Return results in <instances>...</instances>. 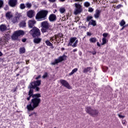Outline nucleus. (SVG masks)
Here are the masks:
<instances>
[{
	"mask_svg": "<svg viewBox=\"0 0 128 128\" xmlns=\"http://www.w3.org/2000/svg\"><path fill=\"white\" fill-rule=\"evenodd\" d=\"M40 96H41L40 94H35L32 96V98H34L32 99L30 103L27 105V110H28L29 112L34 110L38 106L42 100L40 98Z\"/></svg>",
	"mask_w": 128,
	"mask_h": 128,
	"instance_id": "nucleus-1",
	"label": "nucleus"
},
{
	"mask_svg": "<svg viewBox=\"0 0 128 128\" xmlns=\"http://www.w3.org/2000/svg\"><path fill=\"white\" fill-rule=\"evenodd\" d=\"M48 12L46 10H41L38 12L36 16V20L38 22H42L46 20Z\"/></svg>",
	"mask_w": 128,
	"mask_h": 128,
	"instance_id": "nucleus-2",
	"label": "nucleus"
},
{
	"mask_svg": "<svg viewBox=\"0 0 128 128\" xmlns=\"http://www.w3.org/2000/svg\"><path fill=\"white\" fill-rule=\"evenodd\" d=\"M50 24L48 21H44L41 23V31L42 32H48L50 30Z\"/></svg>",
	"mask_w": 128,
	"mask_h": 128,
	"instance_id": "nucleus-3",
	"label": "nucleus"
},
{
	"mask_svg": "<svg viewBox=\"0 0 128 128\" xmlns=\"http://www.w3.org/2000/svg\"><path fill=\"white\" fill-rule=\"evenodd\" d=\"M85 110L87 114H88L92 116L96 117L98 115V110H94L90 106L86 107Z\"/></svg>",
	"mask_w": 128,
	"mask_h": 128,
	"instance_id": "nucleus-4",
	"label": "nucleus"
},
{
	"mask_svg": "<svg viewBox=\"0 0 128 128\" xmlns=\"http://www.w3.org/2000/svg\"><path fill=\"white\" fill-rule=\"evenodd\" d=\"M41 84L42 80H34L30 84L29 88H35L36 92H38L40 90L38 86H40Z\"/></svg>",
	"mask_w": 128,
	"mask_h": 128,
	"instance_id": "nucleus-5",
	"label": "nucleus"
},
{
	"mask_svg": "<svg viewBox=\"0 0 128 128\" xmlns=\"http://www.w3.org/2000/svg\"><path fill=\"white\" fill-rule=\"evenodd\" d=\"M33 38H38L40 36V30L36 27H34L29 32Z\"/></svg>",
	"mask_w": 128,
	"mask_h": 128,
	"instance_id": "nucleus-6",
	"label": "nucleus"
},
{
	"mask_svg": "<svg viewBox=\"0 0 128 128\" xmlns=\"http://www.w3.org/2000/svg\"><path fill=\"white\" fill-rule=\"evenodd\" d=\"M24 32L22 30L16 31L12 35V38L13 40H16L18 38V36H24Z\"/></svg>",
	"mask_w": 128,
	"mask_h": 128,
	"instance_id": "nucleus-7",
	"label": "nucleus"
},
{
	"mask_svg": "<svg viewBox=\"0 0 128 128\" xmlns=\"http://www.w3.org/2000/svg\"><path fill=\"white\" fill-rule=\"evenodd\" d=\"M66 60V56L64 54L62 56H60L58 58L55 59L54 62H51V64L56 66V64H58L59 62H62L63 60Z\"/></svg>",
	"mask_w": 128,
	"mask_h": 128,
	"instance_id": "nucleus-8",
	"label": "nucleus"
},
{
	"mask_svg": "<svg viewBox=\"0 0 128 128\" xmlns=\"http://www.w3.org/2000/svg\"><path fill=\"white\" fill-rule=\"evenodd\" d=\"M75 10L74 11V14H80L82 12V5L80 4L75 3Z\"/></svg>",
	"mask_w": 128,
	"mask_h": 128,
	"instance_id": "nucleus-9",
	"label": "nucleus"
},
{
	"mask_svg": "<svg viewBox=\"0 0 128 128\" xmlns=\"http://www.w3.org/2000/svg\"><path fill=\"white\" fill-rule=\"evenodd\" d=\"M60 82L62 86H64V88H68V90H72V88L70 86V84H68V81L64 80H60Z\"/></svg>",
	"mask_w": 128,
	"mask_h": 128,
	"instance_id": "nucleus-10",
	"label": "nucleus"
},
{
	"mask_svg": "<svg viewBox=\"0 0 128 128\" xmlns=\"http://www.w3.org/2000/svg\"><path fill=\"white\" fill-rule=\"evenodd\" d=\"M26 14L28 18H34V16H35L36 12H34V10H30L26 12Z\"/></svg>",
	"mask_w": 128,
	"mask_h": 128,
	"instance_id": "nucleus-11",
	"label": "nucleus"
},
{
	"mask_svg": "<svg viewBox=\"0 0 128 128\" xmlns=\"http://www.w3.org/2000/svg\"><path fill=\"white\" fill-rule=\"evenodd\" d=\"M18 4V0H9L8 4L12 8H14Z\"/></svg>",
	"mask_w": 128,
	"mask_h": 128,
	"instance_id": "nucleus-12",
	"label": "nucleus"
},
{
	"mask_svg": "<svg viewBox=\"0 0 128 128\" xmlns=\"http://www.w3.org/2000/svg\"><path fill=\"white\" fill-rule=\"evenodd\" d=\"M36 22L34 20H30L28 22V26L30 28H34V24H36Z\"/></svg>",
	"mask_w": 128,
	"mask_h": 128,
	"instance_id": "nucleus-13",
	"label": "nucleus"
},
{
	"mask_svg": "<svg viewBox=\"0 0 128 128\" xmlns=\"http://www.w3.org/2000/svg\"><path fill=\"white\" fill-rule=\"evenodd\" d=\"M48 20L51 22H56V16L54 14H51L48 17Z\"/></svg>",
	"mask_w": 128,
	"mask_h": 128,
	"instance_id": "nucleus-14",
	"label": "nucleus"
},
{
	"mask_svg": "<svg viewBox=\"0 0 128 128\" xmlns=\"http://www.w3.org/2000/svg\"><path fill=\"white\" fill-rule=\"evenodd\" d=\"M76 37H72L70 38L68 44V46H72V44L74 42H76Z\"/></svg>",
	"mask_w": 128,
	"mask_h": 128,
	"instance_id": "nucleus-15",
	"label": "nucleus"
},
{
	"mask_svg": "<svg viewBox=\"0 0 128 128\" xmlns=\"http://www.w3.org/2000/svg\"><path fill=\"white\" fill-rule=\"evenodd\" d=\"M101 12L102 11L100 10H99L98 9L96 10L94 14V18H98L100 16Z\"/></svg>",
	"mask_w": 128,
	"mask_h": 128,
	"instance_id": "nucleus-16",
	"label": "nucleus"
},
{
	"mask_svg": "<svg viewBox=\"0 0 128 128\" xmlns=\"http://www.w3.org/2000/svg\"><path fill=\"white\" fill-rule=\"evenodd\" d=\"M92 67H87L84 68L83 70V72L84 74H87V72H92Z\"/></svg>",
	"mask_w": 128,
	"mask_h": 128,
	"instance_id": "nucleus-17",
	"label": "nucleus"
},
{
	"mask_svg": "<svg viewBox=\"0 0 128 128\" xmlns=\"http://www.w3.org/2000/svg\"><path fill=\"white\" fill-rule=\"evenodd\" d=\"M26 23L24 20H22L20 22L19 24L20 28H26Z\"/></svg>",
	"mask_w": 128,
	"mask_h": 128,
	"instance_id": "nucleus-18",
	"label": "nucleus"
},
{
	"mask_svg": "<svg viewBox=\"0 0 128 128\" xmlns=\"http://www.w3.org/2000/svg\"><path fill=\"white\" fill-rule=\"evenodd\" d=\"M6 26L5 24H1L0 26V32H6Z\"/></svg>",
	"mask_w": 128,
	"mask_h": 128,
	"instance_id": "nucleus-19",
	"label": "nucleus"
},
{
	"mask_svg": "<svg viewBox=\"0 0 128 128\" xmlns=\"http://www.w3.org/2000/svg\"><path fill=\"white\" fill-rule=\"evenodd\" d=\"M62 36H64V35L62 34V33H59L55 35V40H58V38L59 40H62Z\"/></svg>",
	"mask_w": 128,
	"mask_h": 128,
	"instance_id": "nucleus-20",
	"label": "nucleus"
},
{
	"mask_svg": "<svg viewBox=\"0 0 128 128\" xmlns=\"http://www.w3.org/2000/svg\"><path fill=\"white\" fill-rule=\"evenodd\" d=\"M36 38H34L33 42H34V44H40V42H42V38H36V37H35Z\"/></svg>",
	"mask_w": 128,
	"mask_h": 128,
	"instance_id": "nucleus-21",
	"label": "nucleus"
},
{
	"mask_svg": "<svg viewBox=\"0 0 128 128\" xmlns=\"http://www.w3.org/2000/svg\"><path fill=\"white\" fill-rule=\"evenodd\" d=\"M6 16L8 20H10L12 18V14L11 12H8L6 14Z\"/></svg>",
	"mask_w": 128,
	"mask_h": 128,
	"instance_id": "nucleus-22",
	"label": "nucleus"
},
{
	"mask_svg": "<svg viewBox=\"0 0 128 128\" xmlns=\"http://www.w3.org/2000/svg\"><path fill=\"white\" fill-rule=\"evenodd\" d=\"M88 26H96V22L94 20H91L90 22L88 23Z\"/></svg>",
	"mask_w": 128,
	"mask_h": 128,
	"instance_id": "nucleus-23",
	"label": "nucleus"
},
{
	"mask_svg": "<svg viewBox=\"0 0 128 128\" xmlns=\"http://www.w3.org/2000/svg\"><path fill=\"white\" fill-rule=\"evenodd\" d=\"M19 52L20 54H24L26 52V48L24 47L20 48L19 49Z\"/></svg>",
	"mask_w": 128,
	"mask_h": 128,
	"instance_id": "nucleus-24",
	"label": "nucleus"
},
{
	"mask_svg": "<svg viewBox=\"0 0 128 128\" xmlns=\"http://www.w3.org/2000/svg\"><path fill=\"white\" fill-rule=\"evenodd\" d=\"M19 19L18 18L14 16V18H12V22L13 24H16V22H18Z\"/></svg>",
	"mask_w": 128,
	"mask_h": 128,
	"instance_id": "nucleus-25",
	"label": "nucleus"
},
{
	"mask_svg": "<svg viewBox=\"0 0 128 128\" xmlns=\"http://www.w3.org/2000/svg\"><path fill=\"white\" fill-rule=\"evenodd\" d=\"M78 72V68H74V69H73L72 70V71L70 73L68 74V76H72V74H74V72Z\"/></svg>",
	"mask_w": 128,
	"mask_h": 128,
	"instance_id": "nucleus-26",
	"label": "nucleus"
},
{
	"mask_svg": "<svg viewBox=\"0 0 128 128\" xmlns=\"http://www.w3.org/2000/svg\"><path fill=\"white\" fill-rule=\"evenodd\" d=\"M96 40H97L96 38H90V42H92L93 44L96 42Z\"/></svg>",
	"mask_w": 128,
	"mask_h": 128,
	"instance_id": "nucleus-27",
	"label": "nucleus"
},
{
	"mask_svg": "<svg viewBox=\"0 0 128 128\" xmlns=\"http://www.w3.org/2000/svg\"><path fill=\"white\" fill-rule=\"evenodd\" d=\"M15 18H17L18 20H20L22 18V14L20 13L16 12Z\"/></svg>",
	"mask_w": 128,
	"mask_h": 128,
	"instance_id": "nucleus-28",
	"label": "nucleus"
},
{
	"mask_svg": "<svg viewBox=\"0 0 128 128\" xmlns=\"http://www.w3.org/2000/svg\"><path fill=\"white\" fill-rule=\"evenodd\" d=\"M120 26H124L126 24V21H124V20H122L120 22Z\"/></svg>",
	"mask_w": 128,
	"mask_h": 128,
	"instance_id": "nucleus-29",
	"label": "nucleus"
},
{
	"mask_svg": "<svg viewBox=\"0 0 128 128\" xmlns=\"http://www.w3.org/2000/svg\"><path fill=\"white\" fill-rule=\"evenodd\" d=\"M78 40H76L75 42L72 45V48H76L78 46Z\"/></svg>",
	"mask_w": 128,
	"mask_h": 128,
	"instance_id": "nucleus-30",
	"label": "nucleus"
},
{
	"mask_svg": "<svg viewBox=\"0 0 128 128\" xmlns=\"http://www.w3.org/2000/svg\"><path fill=\"white\" fill-rule=\"evenodd\" d=\"M59 11L60 12V14H64L66 12V8H60L59 9Z\"/></svg>",
	"mask_w": 128,
	"mask_h": 128,
	"instance_id": "nucleus-31",
	"label": "nucleus"
},
{
	"mask_svg": "<svg viewBox=\"0 0 128 128\" xmlns=\"http://www.w3.org/2000/svg\"><path fill=\"white\" fill-rule=\"evenodd\" d=\"M20 8V10H24L26 8V5H24V4H21Z\"/></svg>",
	"mask_w": 128,
	"mask_h": 128,
	"instance_id": "nucleus-32",
	"label": "nucleus"
},
{
	"mask_svg": "<svg viewBox=\"0 0 128 128\" xmlns=\"http://www.w3.org/2000/svg\"><path fill=\"white\" fill-rule=\"evenodd\" d=\"M106 44V38H102V46H104V44Z\"/></svg>",
	"mask_w": 128,
	"mask_h": 128,
	"instance_id": "nucleus-33",
	"label": "nucleus"
},
{
	"mask_svg": "<svg viewBox=\"0 0 128 128\" xmlns=\"http://www.w3.org/2000/svg\"><path fill=\"white\" fill-rule=\"evenodd\" d=\"M34 94V90L30 88L29 92H28V96H32V94Z\"/></svg>",
	"mask_w": 128,
	"mask_h": 128,
	"instance_id": "nucleus-34",
	"label": "nucleus"
},
{
	"mask_svg": "<svg viewBox=\"0 0 128 128\" xmlns=\"http://www.w3.org/2000/svg\"><path fill=\"white\" fill-rule=\"evenodd\" d=\"M46 46H52V44L50 42V40H48L46 41Z\"/></svg>",
	"mask_w": 128,
	"mask_h": 128,
	"instance_id": "nucleus-35",
	"label": "nucleus"
},
{
	"mask_svg": "<svg viewBox=\"0 0 128 128\" xmlns=\"http://www.w3.org/2000/svg\"><path fill=\"white\" fill-rule=\"evenodd\" d=\"M92 20V16H88L86 18V22H90V20Z\"/></svg>",
	"mask_w": 128,
	"mask_h": 128,
	"instance_id": "nucleus-36",
	"label": "nucleus"
},
{
	"mask_svg": "<svg viewBox=\"0 0 128 128\" xmlns=\"http://www.w3.org/2000/svg\"><path fill=\"white\" fill-rule=\"evenodd\" d=\"M84 6H86V8H88V6H90V2H86L84 3Z\"/></svg>",
	"mask_w": 128,
	"mask_h": 128,
	"instance_id": "nucleus-37",
	"label": "nucleus"
},
{
	"mask_svg": "<svg viewBox=\"0 0 128 128\" xmlns=\"http://www.w3.org/2000/svg\"><path fill=\"white\" fill-rule=\"evenodd\" d=\"M122 124H123L124 126H126V124H128V122H126V120H122Z\"/></svg>",
	"mask_w": 128,
	"mask_h": 128,
	"instance_id": "nucleus-38",
	"label": "nucleus"
},
{
	"mask_svg": "<svg viewBox=\"0 0 128 128\" xmlns=\"http://www.w3.org/2000/svg\"><path fill=\"white\" fill-rule=\"evenodd\" d=\"M48 72H46L42 76V78H48Z\"/></svg>",
	"mask_w": 128,
	"mask_h": 128,
	"instance_id": "nucleus-39",
	"label": "nucleus"
},
{
	"mask_svg": "<svg viewBox=\"0 0 128 128\" xmlns=\"http://www.w3.org/2000/svg\"><path fill=\"white\" fill-rule=\"evenodd\" d=\"M4 6V0H0V8Z\"/></svg>",
	"mask_w": 128,
	"mask_h": 128,
	"instance_id": "nucleus-40",
	"label": "nucleus"
},
{
	"mask_svg": "<svg viewBox=\"0 0 128 128\" xmlns=\"http://www.w3.org/2000/svg\"><path fill=\"white\" fill-rule=\"evenodd\" d=\"M26 6L28 8H32V4L30 2L26 3Z\"/></svg>",
	"mask_w": 128,
	"mask_h": 128,
	"instance_id": "nucleus-41",
	"label": "nucleus"
},
{
	"mask_svg": "<svg viewBox=\"0 0 128 128\" xmlns=\"http://www.w3.org/2000/svg\"><path fill=\"white\" fill-rule=\"evenodd\" d=\"M88 12H94V8H92L90 7L88 9Z\"/></svg>",
	"mask_w": 128,
	"mask_h": 128,
	"instance_id": "nucleus-42",
	"label": "nucleus"
},
{
	"mask_svg": "<svg viewBox=\"0 0 128 128\" xmlns=\"http://www.w3.org/2000/svg\"><path fill=\"white\" fill-rule=\"evenodd\" d=\"M2 42H4V44H5L6 42H8V39L6 38H4L3 40H2Z\"/></svg>",
	"mask_w": 128,
	"mask_h": 128,
	"instance_id": "nucleus-43",
	"label": "nucleus"
},
{
	"mask_svg": "<svg viewBox=\"0 0 128 128\" xmlns=\"http://www.w3.org/2000/svg\"><path fill=\"white\" fill-rule=\"evenodd\" d=\"M108 36V33H104L102 34V36H104L103 38H106V36Z\"/></svg>",
	"mask_w": 128,
	"mask_h": 128,
	"instance_id": "nucleus-44",
	"label": "nucleus"
},
{
	"mask_svg": "<svg viewBox=\"0 0 128 128\" xmlns=\"http://www.w3.org/2000/svg\"><path fill=\"white\" fill-rule=\"evenodd\" d=\"M118 116L120 118H124L125 116L121 115L120 114H118Z\"/></svg>",
	"mask_w": 128,
	"mask_h": 128,
	"instance_id": "nucleus-45",
	"label": "nucleus"
},
{
	"mask_svg": "<svg viewBox=\"0 0 128 128\" xmlns=\"http://www.w3.org/2000/svg\"><path fill=\"white\" fill-rule=\"evenodd\" d=\"M42 78V76L40 75H38L37 77L36 78L35 80H38Z\"/></svg>",
	"mask_w": 128,
	"mask_h": 128,
	"instance_id": "nucleus-46",
	"label": "nucleus"
},
{
	"mask_svg": "<svg viewBox=\"0 0 128 128\" xmlns=\"http://www.w3.org/2000/svg\"><path fill=\"white\" fill-rule=\"evenodd\" d=\"M122 8V5L121 4H118L116 6V8L118 9V8Z\"/></svg>",
	"mask_w": 128,
	"mask_h": 128,
	"instance_id": "nucleus-47",
	"label": "nucleus"
},
{
	"mask_svg": "<svg viewBox=\"0 0 128 128\" xmlns=\"http://www.w3.org/2000/svg\"><path fill=\"white\" fill-rule=\"evenodd\" d=\"M86 35L88 36H92V33H90V32H87Z\"/></svg>",
	"mask_w": 128,
	"mask_h": 128,
	"instance_id": "nucleus-48",
	"label": "nucleus"
},
{
	"mask_svg": "<svg viewBox=\"0 0 128 128\" xmlns=\"http://www.w3.org/2000/svg\"><path fill=\"white\" fill-rule=\"evenodd\" d=\"M50 2H56V0H48Z\"/></svg>",
	"mask_w": 128,
	"mask_h": 128,
	"instance_id": "nucleus-49",
	"label": "nucleus"
},
{
	"mask_svg": "<svg viewBox=\"0 0 128 128\" xmlns=\"http://www.w3.org/2000/svg\"><path fill=\"white\" fill-rule=\"evenodd\" d=\"M22 42H26V38H24L22 39Z\"/></svg>",
	"mask_w": 128,
	"mask_h": 128,
	"instance_id": "nucleus-50",
	"label": "nucleus"
},
{
	"mask_svg": "<svg viewBox=\"0 0 128 128\" xmlns=\"http://www.w3.org/2000/svg\"><path fill=\"white\" fill-rule=\"evenodd\" d=\"M128 26V25H125L124 26H122V28H121V30H124V28L126 27V26Z\"/></svg>",
	"mask_w": 128,
	"mask_h": 128,
	"instance_id": "nucleus-51",
	"label": "nucleus"
},
{
	"mask_svg": "<svg viewBox=\"0 0 128 128\" xmlns=\"http://www.w3.org/2000/svg\"><path fill=\"white\" fill-rule=\"evenodd\" d=\"M30 98H32V96H29L27 98V100H30Z\"/></svg>",
	"mask_w": 128,
	"mask_h": 128,
	"instance_id": "nucleus-52",
	"label": "nucleus"
},
{
	"mask_svg": "<svg viewBox=\"0 0 128 128\" xmlns=\"http://www.w3.org/2000/svg\"><path fill=\"white\" fill-rule=\"evenodd\" d=\"M92 52V54H96V51H94V52Z\"/></svg>",
	"mask_w": 128,
	"mask_h": 128,
	"instance_id": "nucleus-53",
	"label": "nucleus"
},
{
	"mask_svg": "<svg viewBox=\"0 0 128 128\" xmlns=\"http://www.w3.org/2000/svg\"><path fill=\"white\" fill-rule=\"evenodd\" d=\"M82 0H74V2H82Z\"/></svg>",
	"mask_w": 128,
	"mask_h": 128,
	"instance_id": "nucleus-54",
	"label": "nucleus"
},
{
	"mask_svg": "<svg viewBox=\"0 0 128 128\" xmlns=\"http://www.w3.org/2000/svg\"><path fill=\"white\" fill-rule=\"evenodd\" d=\"M78 54L79 56H82V52H79Z\"/></svg>",
	"mask_w": 128,
	"mask_h": 128,
	"instance_id": "nucleus-55",
	"label": "nucleus"
},
{
	"mask_svg": "<svg viewBox=\"0 0 128 128\" xmlns=\"http://www.w3.org/2000/svg\"><path fill=\"white\" fill-rule=\"evenodd\" d=\"M73 52H78V49L76 48V49L73 50Z\"/></svg>",
	"mask_w": 128,
	"mask_h": 128,
	"instance_id": "nucleus-56",
	"label": "nucleus"
},
{
	"mask_svg": "<svg viewBox=\"0 0 128 128\" xmlns=\"http://www.w3.org/2000/svg\"><path fill=\"white\" fill-rule=\"evenodd\" d=\"M97 46H100V42H97Z\"/></svg>",
	"mask_w": 128,
	"mask_h": 128,
	"instance_id": "nucleus-57",
	"label": "nucleus"
},
{
	"mask_svg": "<svg viewBox=\"0 0 128 128\" xmlns=\"http://www.w3.org/2000/svg\"><path fill=\"white\" fill-rule=\"evenodd\" d=\"M29 61L26 60V64H28Z\"/></svg>",
	"mask_w": 128,
	"mask_h": 128,
	"instance_id": "nucleus-58",
	"label": "nucleus"
},
{
	"mask_svg": "<svg viewBox=\"0 0 128 128\" xmlns=\"http://www.w3.org/2000/svg\"><path fill=\"white\" fill-rule=\"evenodd\" d=\"M2 56V52H0V56Z\"/></svg>",
	"mask_w": 128,
	"mask_h": 128,
	"instance_id": "nucleus-59",
	"label": "nucleus"
},
{
	"mask_svg": "<svg viewBox=\"0 0 128 128\" xmlns=\"http://www.w3.org/2000/svg\"><path fill=\"white\" fill-rule=\"evenodd\" d=\"M64 0H59L60 2H64Z\"/></svg>",
	"mask_w": 128,
	"mask_h": 128,
	"instance_id": "nucleus-60",
	"label": "nucleus"
},
{
	"mask_svg": "<svg viewBox=\"0 0 128 128\" xmlns=\"http://www.w3.org/2000/svg\"><path fill=\"white\" fill-rule=\"evenodd\" d=\"M20 76V74H17L16 76Z\"/></svg>",
	"mask_w": 128,
	"mask_h": 128,
	"instance_id": "nucleus-61",
	"label": "nucleus"
},
{
	"mask_svg": "<svg viewBox=\"0 0 128 128\" xmlns=\"http://www.w3.org/2000/svg\"><path fill=\"white\" fill-rule=\"evenodd\" d=\"M51 48H54V46L52 45L50 46Z\"/></svg>",
	"mask_w": 128,
	"mask_h": 128,
	"instance_id": "nucleus-62",
	"label": "nucleus"
},
{
	"mask_svg": "<svg viewBox=\"0 0 128 128\" xmlns=\"http://www.w3.org/2000/svg\"><path fill=\"white\" fill-rule=\"evenodd\" d=\"M54 12H56V10H54Z\"/></svg>",
	"mask_w": 128,
	"mask_h": 128,
	"instance_id": "nucleus-63",
	"label": "nucleus"
},
{
	"mask_svg": "<svg viewBox=\"0 0 128 128\" xmlns=\"http://www.w3.org/2000/svg\"><path fill=\"white\" fill-rule=\"evenodd\" d=\"M108 68H106V70H108Z\"/></svg>",
	"mask_w": 128,
	"mask_h": 128,
	"instance_id": "nucleus-64",
	"label": "nucleus"
}]
</instances>
